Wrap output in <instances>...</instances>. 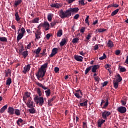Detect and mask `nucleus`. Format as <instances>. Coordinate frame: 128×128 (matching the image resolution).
I'll return each instance as SVG.
<instances>
[{
  "label": "nucleus",
  "mask_w": 128,
  "mask_h": 128,
  "mask_svg": "<svg viewBox=\"0 0 128 128\" xmlns=\"http://www.w3.org/2000/svg\"><path fill=\"white\" fill-rule=\"evenodd\" d=\"M79 10L80 8H78V7H74L73 8H68V10H66L65 11H64V10L62 9V10H60V11L59 16L61 17V18H66V17L68 18V17L72 16V14H76V15L74 16V18L75 20H78V18H79L80 15L79 14H77V12L79 11Z\"/></svg>",
  "instance_id": "obj_1"
},
{
  "label": "nucleus",
  "mask_w": 128,
  "mask_h": 128,
  "mask_svg": "<svg viewBox=\"0 0 128 128\" xmlns=\"http://www.w3.org/2000/svg\"><path fill=\"white\" fill-rule=\"evenodd\" d=\"M48 66V62H45V64L42 65L41 68L39 69L38 72L36 74V76L38 79H40V78H43L46 72V68Z\"/></svg>",
  "instance_id": "obj_2"
},
{
  "label": "nucleus",
  "mask_w": 128,
  "mask_h": 128,
  "mask_svg": "<svg viewBox=\"0 0 128 128\" xmlns=\"http://www.w3.org/2000/svg\"><path fill=\"white\" fill-rule=\"evenodd\" d=\"M34 99L36 104H39V106H43L44 104V97H42V96H40V97L38 96H36Z\"/></svg>",
  "instance_id": "obj_3"
},
{
  "label": "nucleus",
  "mask_w": 128,
  "mask_h": 128,
  "mask_svg": "<svg viewBox=\"0 0 128 128\" xmlns=\"http://www.w3.org/2000/svg\"><path fill=\"white\" fill-rule=\"evenodd\" d=\"M108 106V97H106L105 99H102L100 106H102V108H106Z\"/></svg>",
  "instance_id": "obj_4"
},
{
  "label": "nucleus",
  "mask_w": 128,
  "mask_h": 128,
  "mask_svg": "<svg viewBox=\"0 0 128 128\" xmlns=\"http://www.w3.org/2000/svg\"><path fill=\"white\" fill-rule=\"evenodd\" d=\"M111 114V112H110L109 110H104V112H102V117L104 118V122H106V120H108V117Z\"/></svg>",
  "instance_id": "obj_5"
},
{
  "label": "nucleus",
  "mask_w": 128,
  "mask_h": 128,
  "mask_svg": "<svg viewBox=\"0 0 128 128\" xmlns=\"http://www.w3.org/2000/svg\"><path fill=\"white\" fill-rule=\"evenodd\" d=\"M26 104L27 106H28V108H30L29 109H31L32 106H35L34 102L33 100H32V98H31L28 99V102H26Z\"/></svg>",
  "instance_id": "obj_6"
},
{
  "label": "nucleus",
  "mask_w": 128,
  "mask_h": 128,
  "mask_svg": "<svg viewBox=\"0 0 128 128\" xmlns=\"http://www.w3.org/2000/svg\"><path fill=\"white\" fill-rule=\"evenodd\" d=\"M117 110L120 113H126V108L122 106L121 107H118V108H117Z\"/></svg>",
  "instance_id": "obj_7"
},
{
  "label": "nucleus",
  "mask_w": 128,
  "mask_h": 128,
  "mask_svg": "<svg viewBox=\"0 0 128 128\" xmlns=\"http://www.w3.org/2000/svg\"><path fill=\"white\" fill-rule=\"evenodd\" d=\"M50 24L49 22H48V21H44V24H42V28H45V30L46 31H48V30H49Z\"/></svg>",
  "instance_id": "obj_8"
},
{
  "label": "nucleus",
  "mask_w": 128,
  "mask_h": 128,
  "mask_svg": "<svg viewBox=\"0 0 128 128\" xmlns=\"http://www.w3.org/2000/svg\"><path fill=\"white\" fill-rule=\"evenodd\" d=\"M30 69V64H28L27 65H26L25 66H24L22 72L24 73V74H26L27 72H29Z\"/></svg>",
  "instance_id": "obj_9"
},
{
  "label": "nucleus",
  "mask_w": 128,
  "mask_h": 128,
  "mask_svg": "<svg viewBox=\"0 0 128 128\" xmlns=\"http://www.w3.org/2000/svg\"><path fill=\"white\" fill-rule=\"evenodd\" d=\"M58 48H54L50 55V58L54 56L58 53Z\"/></svg>",
  "instance_id": "obj_10"
},
{
  "label": "nucleus",
  "mask_w": 128,
  "mask_h": 128,
  "mask_svg": "<svg viewBox=\"0 0 128 128\" xmlns=\"http://www.w3.org/2000/svg\"><path fill=\"white\" fill-rule=\"evenodd\" d=\"M74 59L76 60H77V62H82L84 58L83 56H81V54L76 55V56H74Z\"/></svg>",
  "instance_id": "obj_11"
},
{
  "label": "nucleus",
  "mask_w": 128,
  "mask_h": 128,
  "mask_svg": "<svg viewBox=\"0 0 128 128\" xmlns=\"http://www.w3.org/2000/svg\"><path fill=\"white\" fill-rule=\"evenodd\" d=\"M100 66V65H98V64H97V65H93V66H92V72H94H94H96L97 69H98V68H99Z\"/></svg>",
  "instance_id": "obj_12"
},
{
  "label": "nucleus",
  "mask_w": 128,
  "mask_h": 128,
  "mask_svg": "<svg viewBox=\"0 0 128 128\" xmlns=\"http://www.w3.org/2000/svg\"><path fill=\"white\" fill-rule=\"evenodd\" d=\"M8 112L9 114H14V108L13 107H8Z\"/></svg>",
  "instance_id": "obj_13"
},
{
  "label": "nucleus",
  "mask_w": 128,
  "mask_h": 128,
  "mask_svg": "<svg viewBox=\"0 0 128 128\" xmlns=\"http://www.w3.org/2000/svg\"><path fill=\"white\" fill-rule=\"evenodd\" d=\"M107 46H108V48H112L114 46L113 42L112 40H108L107 42Z\"/></svg>",
  "instance_id": "obj_14"
},
{
  "label": "nucleus",
  "mask_w": 128,
  "mask_h": 128,
  "mask_svg": "<svg viewBox=\"0 0 128 128\" xmlns=\"http://www.w3.org/2000/svg\"><path fill=\"white\" fill-rule=\"evenodd\" d=\"M35 36H36V38H37L38 40L39 38H40L41 32H40V31L37 30V32H35Z\"/></svg>",
  "instance_id": "obj_15"
},
{
  "label": "nucleus",
  "mask_w": 128,
  "mask_h": 128,
  "mask_svg": "<svg viewBox=\"0 0 128 128\" xmlns=\"http://www.w3.org/2000/svg\"><path fill=\"white\" fill-rule=\"evenodd\" d=\"M40 18H33V20H31L30 22L32 24H38L39 22Z\"/></svg>",
  "instance_id": "obj_16"
},
{
  "label": "nucleus",
  "mask_w": 128,
  "mask_h": 128,
  "mask_svg": "<svg viewBox=\"0 0 128 128\" xmlns=\"http://www.w3.org/2000/svg\"><path fill=\"white\" fill-rule=\"evenodd\" d=\"M105 122L104 120H99L98 122V127H102V125Z\"/></svg>",
  "instance_id": "obj_17"
},
{
  "label": "nucleus",
  "mask_w": 128,
  "mask_h": 128,
  "mask_svg": "<svg viewBox=\"0 0 128 128\" xmlns=\"http://www.w3.org/2000/svg\"><path fill=\"white\" fill-rule=\"evenodd\" d=\"M14 16H15V19L16 20V21L18 22L20 20L21 18H20V16L19 15L18 12H16Z\"/></svg>",
  "instance_id": "obj_18"
},
{
  "label": "nucleus",
  "mask_w": 128,
  "mask_h": 128,
  "mask_svg": "<svg viewBox=\"0 0 128 128\" xmlns=\"http://www.w3.org/2000/svg\"><path fill=\"white\" fill-rule=\"evenodd\" d=\"M56 97H55V96H54V97H52L50 99H48V106H52V102L54 100L56 99Z\"/></svg>",
  "instance_id": "obj_19"
},
{
  "label": "nucleus",
  "mask_w": 128,
  "mask_h": 128,
  "mask_svg": "<svg viewBox=\"0 0 128 128\" xmlns=\"http://www.w3.org/2000/svg\"><path fill=\"white\" fill-rule=\"evenodd\" d=\"M0 41H2L3 42H7V38H6L5 36H0Z\"/></svg>",
  "instance_id": "obj_20"
},
{
  "label": "nucleus",
  "mask_w": 128,
  "mask_h": 128,
  "mask_svg": "<svg viewBox=\"0 0 128 128\" xmlns=\"http://www.w3.org/2000/svg\"><path fill=\"white\" fill-rule=\"evenodd\" d=\"M52 7H55L56 8H60V4L56 3V4H52L50 5Z\"/></svg>",
  "instance_id": "obj_21"
},
{
  "label": "nucleus",
  "mask_w": 128,
  "mask_h": 128,
  "mask_svg": "<svg viewBox=\"0 0 128 128\" xmlns=\"http://www.w3.org/2000/svg\"><path fill=\"white\" fill-rule=\"evenodd\" d=\"M46 89H45V93L46 94V96H49L51 93L50 89H48V86H46Z\"/></svg>",
  "instance_id": "obj_22"
},
{
  "label": "nucleus",
  "mask_w": 128,
  "mask_h": 128,
  "mask_svg": "<svg viewBox=\"0 0 128 128\" xmlns=\"http://www.w3.org/2000/svg\"><path fill=\"white\" fill-rule=\"evenodd\" d=\"M28 111L29 112L32 114L34 113H36V108H34V107H31V109L28 110Z\"/></svg>",
  "instance_id": "obj_23"
},
{
  "label": "nucleus",
  "mask_w": 128,
  "mask_h": 128,
  "mask_svg": "<svg viewBox=\"0 0 128 128\" xmlns=\"http://www.w3.org/2000/svg\"><path fill=\"white\" fill-rule=\"evenodd\" d=\"M22 0H17L16 1H14V6L15 7H17L18 6V4H22Z\"/></svg>",
  "instance_id": "obj_24"
},
{
  "label": "nucleus",
  "mask_w": 128,
  "mask_h": 128,
  "mask_svg": "<svg viewBox=\"0 0 128 128\" xmlns=\"http://www.w3.org/2000/svg\"><path fill=\"white\" fill-rule=\"evenodd\" d=\"M36 84L38 86H41L42 88V89H47V88L45 86H43V84H42V83H40L39 82H36Z\"/></svg>",
  "instance_id": "obj_25"
},
{
  "label": "nucleus",
  "mask_w": 128,
  "mask_h": 128,
  "mask_svg": "<svg viewBox=\"0 0 128 128\" xmlns=\"http://www.w3.org/2000/svg\"><path fill=\"white\" fill-rule=\"evenodd\" d=\"M8 106V104H6V106H4L3 107H2V108H0V113H4V110H6V109H7Z\"/></svg>",
  "instance_id": "obj_26"
},
{
  "label": "nucleus",
  "mask_w": 128,
  "mask_h": 128,
  "mask_svg": "<svg viewBox=\"0 0 128 128\" xmlns=\"http://www.w3.org/2000/svg\"><path fill=\"white\" fill-rule=\"evenodd\" d=\"M12 78H10V77H9V78H8L6 80V86H10V84H12Z\"/></svg>",
  "instance_id": "obj_27"
},
{
  "label": "nucleus",
  "mask_w": 128,
  "mask_h": 128,
  "mask_svg": "<svg viewBox=\"0 0 128 128\" xmlns=\"http://www.w3.org/2000/svg\"><path fill=\"white\" fill-rule=\"evenodd\" d=\"M113 82H114V88H115L116 89H117L118 86V78L116 79V82H115V80H113Z\"/></svg>",
  "instance_id": "obj_28"
},
{
  "label": "nucleus",
  "mask_w": 128,
  "mask_h": 128,
  "mask_svg": "<svg viewBox=\"0 0 128 128\" xmlns=\"http://www.w3.org/2000/svg\"><path fill=\"white\" fill-rule=\"evenodd\" d=\"M42 50V48L39 46L38 48V49H36V50H34V52L36 54H38V55H39V54L40 52Z\"/></svg>",
  "instance_id": "obj_29"
},
{
  "label": "nucleus",
  "mask_w": 128,
  "mask_h": 128,
  "mask_svg": "<svg viewBox=\"0 0 128 128\" xmlns=\"http://www.w3.org/2000/svg\"><path fill=\"white\" fill-rule=\"evenodd\" d=\"M12 74V70L10 69H8L7 70H6V76H8V75Z\"/></svg>",
  "instance_id": "obj_30"
},
{
  "label": "nucleus",
  "mask_w": 128,
  "mask_h": 128,
  "mask_svg": "<svg viewBox=\"0 0 128 128\" xmlns=\"http://www.w3.org/2000/svg\"><path fill=\"white\" fill-rule=\"evenodd\" d=\"M66 38H64V39H62V40H61L60 42V46H64V45H65V44H66Z\"/></svg>",
  "instance_id": "obj_31"
},
{
  "label": "nucleus",
  "mask_w": 128,
  "mask_h": 128,
  "mask_svg": "<svg viewBox=\"0 0 128 128\" xmlns=\"http://www.w3.org/2000/svg\"><path fill=\"white\" fill-rule=\"evenodd\" d=\"M117 82L118 84V82L122 80V76H120V74H117Z\"/></svg>",
  "instance_id": "obj_32"
},
{
  "label": "nucleus",
  "mask_w": 128,
  "mask_h": 128,
  "mask_svg": "<svg viewBox=\"0 0 128 128\" xmlns=\"http://www.w3.org/2000/svg\"><path fill=\"white\" fill-rule=\"evenodd\" d=\"M52 16H54L52 14H48V21H52Z\"/></svg>",
  "instance_id": "obj_33"
},
{
  "label": "nucleus",
  "mask_w": 128,
  "mask_h": 128,
  "mask_svg": "<svg viewBox=\"0 0 128 128\" xmlns=\"http://www.w3.org/2000/svg\"><path fill=\"white\" fill-rule=\"evenodd\" d=\"M88 100H85L84 102L80 103V106H88Z\"/></svg>",
  "instance_id": "obj_34"
},
{
  "label": "nucleus",
  "mask_w": 128,
  "mask_h": 128,
  "mask_svg": "<svg viewBox=\"0 0 128 128\" xmlns=\"http://www.w3.org/2000/svg\"><path fill=\"white\" fill-rule=\"evenodd\" d=\"M118 11H119V8H116V10L112 11V12L111 14L112 16H114L115 14H118Z\"/></svg>",
  "instance_id": "obj_35"
},
{
  "label": "nucleus",
  "mask_w": 128,
  "mask_h": 128,
  "mask_svg": "<svg viewBox=\"0 0 128 128\" xmlns=\"http://www.w3.org/2000/svg\"><path fill=\"white\" fill-rule=\"evenodd\" d=\"M106 28H97L96 31H98V32H104V31H106Z\"/></svg>",
  "instance_id": "obj_36"
},
{
  "label": "nucleus",
  "mask_w": 128,
  "mask_h": 128,
  "mask_svg": "<svg viewBox=\"0 0 128 128\" xmlns=\"http://www.w3.org/2000/svg\"><path fill=\"white\" fill-rule=\"evenodd\" d=\"M14 113L16 116H20L21 114L20 110H15Z\"/></svg>",
  "instance_id": "obj_37"
},
{
  "label": "nucleus",
  "mask_w": 128,
  "mask_h": 128,
  "mask_svg": "<svg viewBox=\"0 0 128 128\" xmlns=\"http://www.w3.org/2000/svg\"><path fill=\"white\" fill-rule=\"evenodd\" d=\"M22 55L24 58H26V56H28V50H26V52L23 51Z\"/></svg>",
  "instance_id": "obj_38"
},
{
  "label": "nucleus",
  "mask_w": 128,
  "mask_h": 128,
  "mask_svg": "<svg viewBox=\"0 0 128 128\" xmlns=\"http://www.w3.org/2000/svg\"><path fill=\"white\" fill-rule=\"evenodd\" d=\"M21 32H22V38H23V36H24V34L26 32V30H25L24 28H22Z\"/></svg>",
  "instance_id": "obj_39"
},
{
  "label": "nucleus",
  "mask_w": 128,
  "mask_h": 128,
  "mask_svg": "<svg viewBox=\"0 0 128 128\" xmlns=\"http://www.w3.org/2000/svg\"><path fill=\"white\" fill-rule=\"evenodd\" d=\"M92 66H88V68H86L85 70V74H88L90 70H91Z\"/></svg>",
  "instance_id": "obj_40"
},
{
  "label": "nucleus",
  "mask_w": 128,
  "mask_h": 128,
  "mask_svg": "<svg viewBox=\"0 0 128 128\" xmlns=\"http://www.w3.org/2000/svg\"><path fill=\"white\" fill-rule=\"evenodd\" d=\"M63 31L62 30H58L57 32V36H60L62 35Z\"/></svg>",
  "instance_id": "obj_41"
},
{
  "label": "nucleus",
  "mask_w": 128,
  "mask_h": 128,
  "mask_svg": "<svg viewBox=\"0 0 128 128\" xmlns=\"http://www.w3.org/2000/svg\"><path fill=\"white\" fill-rule=\"evenodd\" d=\"M106 55L105 52H104L102 56H100V58H99V59L100 60H103L104 59H106Z\"/></svg>",
  "instance_id": "obj_42"
},
{
  "label": "nucleus",
  "mask_w": 128,
  "mask_h": 128,
  "mask_svg": "<svg viewBox=\"0 0 128 128\" xmlns=\"http://www.w3.org/2000/svg\"><path fill=\"white\" fill-rule=\"evenodd\" d=\"M23 122V120H22V118H19L18 120H17V124L18 126H20V123H22Z\"/></svg>",
  "instance_id": "obj_43"
},
{
  "label": "nucleus",
  "mask_w": 128,
  "mask_h": 128,
  "mask_svg": "<svg viewBox=\"0 0 128 128\" xmlns=\"http://www.w3.org/2000/svg\"><path fill=\"white\" fill-rule=\"evenodd\" d=\"M89 17H90V16L88 15V16H86V18H85V22H86V24H88V26L90 25Z\"/></svg>",
  "instance_id": "obj_44"
},
{
  "label": "nucleus",
  "mask_w": 128,
  "mask_h": 128,
  "mask_svg": "<svg viewBox=\"0 0 128 128\" xmlns=\"http://www.w3.org/2000/svg\"><path fill=\"white\" fill-rule=\"evenodd\" d=\"M37 93L38 94V96H42V92H41L40 88H37Z\"/></svg>",
  "instance_id": "obj_45"
},
{
  "label": "nucleus",
  "mask_w": 128,
  "mask_h": 128,
  "mask_svg": "<svg viewBox=\"0 0 128 128\" xmlns=\"http://www.w3.org/2000/svg\"><path fill=\"white\" fill-rule=\"evenodd\" d=\"M80 40L78 38H74V39L72 40V42L74 44L76 42H78V41Z\"/></svg>",
  "instance_id": "obj_46"
},
{
  "label": "nucleus",
  "mask_w": 128,
  "mask_h": 128,
  "mask_svg": "<svg viewBox=\"0 0 128 128\" xmlns=\"http://www.w3.org/2000/svg\"><path fill=\"white\" fill-rule=\"evenodd\" d=\"M21 38H22V32H20L18 35V36H17V40H20Z\"/></svg>",
  "instance_id": "obj_47"
},
{
  "label": "nucleus",
  "mask_w": 128,
  "mask_h": 128,
  "mask_svg": "<svg viewBox=\"0 0 128 128\" xmlns=\"http://www.w3.org/2000/svg\"><path fill=\"white\" fill-rule=\"evenodd\" d=\"M120 72H126V68H124V67L122 66L120 68Z\"/></svg>",
  "instance_id": "obj_48"
},
{
  "label": "nucleus",
  "mask_w": 128,
  "mask_h": 128,
  "mask_svg": "<svg viewBox=\"0 0 128 128\" xmlns=\"http://www.w3.org/2000/svg\"><path fill=\"white\" fill-rule=\"evenodd\" d=\"M74 96H76V98H80V94L78 93V92H77V90L76 92V93L74 94Z\"/></svg>",
  "instance_id": "obj_49"
},
{
  "label": "nucleus",
  "mask_w": 128,
  "mask_h": 128,
  "mask_svg": "<svg viewBox=\"0 0 128 128\" xmlns=\"http://www.w3.org/2000/svg\"><path fill=\"white\" fill-rule=\"evenodd\" d=\"M58 23V21L54 20L52 21V22H51L50 25L51 26H55L56 24Z\"/></svg>",
  "instance_id": "obj_50"
},
{
  "label": "nucleus",
  "mask_w": 128,
  "mask_h": 128,
  "mask_svg": "<svg viewBox=\"0 0 128 128\" xmlns=\"http://www.w3.org/2000/svg\"><path fill=\"white\" fill-rule=\"evenodd\" d=\"M79 4H82V6H84L85 3L84 0H79Z\"/></svg>",
  "instance_id": "obj_51"
},
{
  "label": "nucleus",
  "mask_w": 128,
  "mask_h": 128,
  "mask_svg": "<svg viewBox=\"0 0 128 128\" xmlns=\"http://www.w3.org/2000/svg\"><path fill=\"white\" fill-rule=\"evenodd\" d=\"M24 46H22L19 50L20 54H22V52H24Z\"/></svg>",
  "instance_id": "obj_52"
},
{
  "label": "nucleus",
  "mask_w": 128,
  "mask_h": 128,
  "mask_svg": "<svg viewBox=\"0 0 128 128\" xmlns=\"http://www.w3.org/2000/svg\"><path fill=\"white\" fill-rule=\"evenodd\" d=\"M111 66V64H106L105 66H104V67L106 68V69H108H108L109 68H110Z\"/></svg>",
  "instance_id": "obj_53"
},
{
  "label": "nucleus",
  "mask_w": 128,
  "mask_h": 128,
  "mask_svg": "<svg viewBox=\"0 0 128 128\" xmlns=\"http://www.w3.org/2000/svg\"><path fill=\"white\" fill-rule=\"evenodd\" d=\"M59 71H60V68H58V66H55V68H54L55 72H58Z\"/></svg>",
  "instance_id": "obj_54"
},
{
  "label": "nucleus",
  "mask_w": 128,
  "mask_h": 128,
  "mask_svg": "<svg viewBox=\"0 0 128 128\" xmlns=\"http://www.w3.org/2000/svg\"><path fill=\"white\" fill-rule=\"evenodd\" d=\"M25 94H26V96H27V98H30V94L29 93V92H26Z\"/></svg>",
  "instance_id": "obj_55"
},
{
  "label": "nucleus",
  "mask_w": 128,
  "mask_h": 128,
  "mask_svg": "<svg viewBox=\"0 0 128 128\" xmlns=\"http://www.w3.org/2000/svg\"><path fill=\"white\" fill-rule=\"evenodd\" d=\"M46 52V49H44L42 52H40V54H41V55L42 56H44L45 55Z\"/></svg>",
  "instance_id": "obj_56"
},
{
  "label": "nucleus",
  "mask_w": 128,
  "mask_h": 128,
  "mask_svg": "<svg viewBox=\"0 0 128 128\" xmlns=\"http://www.w3.org/2000/svg\"><path fill=\"white\" fill-rule=\"evenodd\" d=\"M115 54L116 55H119L120 54V50H116L115 52Z\"/></svg>",
  "instance_id": "obj_57"
},
{
  "label": "nucleus",
  "mask_w": 128,
  "mask_h": 128,
  "mask_svg": "<svg viewBox=\"0 0 128 128\" xmlns=\"http://www.w3.org/2000/svg\"><path fill=\"white\" fill-rule=\"evenodd\" d=\"M85 30H86L85 28H80V32L84 33V32Z\"/></svg>",
  "instance_id": "obj_58"
},
{
  "label": "nucleus",
  "mask_w": 128,
  "mask_h": 128,
  "mask_svg": "<svg viewBox=\"0 0 128 128\" xmlns=\"http://www.w3.org/2000/svg\"><path fill=\"white\" fill-rule=\"evenodd\" d=\"M90 38H92V35H90V34H88L86 36V38H87V40H90Z\"/></svg>",
  "instance_id": "obj_59"
},
{
  "label": "nucleus",
  "mask_w": 128,
  "mask_h": 128,
  "mask_svg": "<svg viewBox=\"0 0 128 128\" xmlns=\"http://www.w3.org/2000/svg\"><path fill=\"white\" fill-rule=\"evenodd\" d=\"M98 44H96V45L94 46V50H98Z\"/></svg>",
  "instance_id": "obj_60"
},
{
  "label": "nucleus",
  "mask_w": 128,
  "mask_h": 128,
  "mask_svg": "<svg viewBox=\"0 0 128 128\" xmlns=\"http://www.w3.org/2000/svg\"><path fill=\"white\" fill-rule=\"evenodd\" d=\"M85 127H87V123L86 122H83V128H85Z\"/></svg>",
  "instance_id": "obj_61"
},
{
  "label": "nucleus",
  "mask_w": 128,
  "mask_h": 128,
  "mask_svg": "<svg viewBox=\"0 0 128 128\" xmlns=\"http://www.w3.org/2000/svg\"><path fill=\"white\" fill-rule=\"evenodd\" d=\"M94 79L96 82H99L100 78L99 76H96V77L94 78Z\"/></svg>",
  "instance_id": "obj_62"
},
{
  "label": "nucleus",
  "mask_w": 128,
  "mask_h": 128,
  "mask_svg": "<svg viewBox=\"0 0 128 128\" xmlns=\"http://www.w3.org/2000/svg\"><path fill=\"white\" fill-rule=\"evenodd\" d=\"M31 45H32L31 42H29V44H28V45H27V46H26L27 48H30Z\"/></svg>",
  "instance_id": "obj_63"
},
{
  "label": "nucleus",
  "mask_w": 128,
  "mask_h": 128,
  "mask_svg": "<svg viewBox=\"0 0 128 128\" xmlns=\"http://www.w3.org/2000/svg\"><path fill=\"white\" fill-rule=\"evenodd\" d=\"M11 28H13L14 30H15V32H16V27L15 25H12Z\"/></svg>",
  "instance_id": "obj_64"
}]
</instances>
